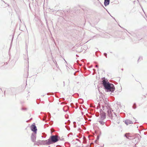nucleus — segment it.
<instances>
[{"label": "nucleus", "mask_w": 147, "mask_h": 147, "mask_svg": "<svg viewBox=\"0 0 147 147\" xmlns=\"http://www.w3.org/2000/svg\"><path fill=\"white\" fill-rule=\"evenodd\" d=\"M140 59V60H142V57H139V58L138 59V61H137L138 62H139V60Z\"/></svg>", "instance_id": "nucleus-21"}, {"label": "nucleus", "mask_w": 147, "mask_h": 147, "mask_svg": "<svg viewBox=\"0 0 147 147\" xmlns=\"http://www.w3.org/2000/svg\"><path fill=\"white\" fill-rule=\"evenodd\" d=\"M104 56L106 57V58H107V54L106 53H104L103 54Z\"/></svg>", "instance_id": "nucleus-22"}, {"label": "nucleus", "mask_w": 147, "mask_h": 147, "mask_svg": "<svg viewBox=\"0 0 147 147\" xmlns=\"http://www.w3.org/2000/svg\"><path fill=\"white\" fill-rule=\"evenodd\" d=\"M103 120H99L98 122H99L100 124L102 125H104L105 122L103 121Z\"/></svg>", "instance_id": "nucleus-12"}, {"label": "nucleus", "mask_w": 147, "mask_h": 147, "mask_svg": "<svg viewBox=\"0 0 147 147\" xmlns=\"http://www.w3.org/2000/svg\"><path fill=\"white\" fill-rule=\"evenodd\" d=\"M102 82L103 88L106 92H113L115 90V88L113 84L107 81L105 77L102 78Z\"/></svg>", "instance_id": "nucleus-1"}, {"label": "nucleus", "mask_w": 147, "mask_h": 147, "mask_svg": "<svg viewBox=\"0 0 147 147\" xmlns=\"http://www.w3.org/2000/svg\"><path fill=\"white\" fill-rule=\"evenodd\" d=\"M76 57H79L78 55H77V54H76Z\"/></svg>", "instance_id": "nucleus-38"}, {"label": "nucleus", "mask_w": 147, "mask_h": 147, "mask_svg": "<svg viewBox=\"0 0 147 147\" xmlns=\"http://www.w3.org/2000/svg\"><path fill=\"white\" fill-rule=\"evenodd\" d=\"M64 60L66 62V61H65V59H64Z\"/></svg>", "instance_id": "nucleus-46"}, {"label": "nucleus", "mask_w": 147, "mask_h": 147, "mask_svg": "<svg viewBox=\"0 0 147 147\" xmlns=\"http://www.w3.org/2000/svg\"><path fill=\"white\" fill-rule=\"evenodd\" d=\"M106 10L108 12V13L111 16V15L110 14V13H109L108 11H107V10L106 9Z\"/></svg>", "instance_id": "nucleus-36"}, {"label": "nucleus", "mask_w": 147, "mask_h": 147, "mask_svg": "<svg viewBox=\"0 0 147 147\" xmlns=\"http://www.w3.org/2000/svg\"><path fill=\"white\" fill-rule=\"evenodd\" d=\"M102 112H104L103 111L102 109H100V114H101V113H102Z\"/></svg>", "instance_id": "nucleus-23"}, {"label": "nucleus", "mask_w": 147, "mask_h": 147, "mask_svg": "<svg viewBox=\"0 0 147 147\" xmlns=\"http://www.w3.org/2000/svg\"><path fill=\"white\" fill-rule=\"evenodd\" d=\"M34 145H47V144L46 140H39L38 142H34Z\"/></svg>", "instance_id": "nucleus-4"}, {"label": "nucleus", "mask_w": 147, "mask_h": 147, "mask_svg": "<svg viewBox=\"0 0 147 147\" xmlns=\"http://www.w3.org/2000/svg\"><path fill=\"white\" fill-rule=\"evenodd\" d=\"M7 63H6V65H7Z\"/></svg>", "instance_id": "nucleus-43"}, {"label": "nucleus", "mask_w": 147, "mask_h": 147, "mask_svg": "<svg viewBox=\"0 0 147 147\" xmlns=\"http://www.w3.org/2000/svg\"><path fill=\"white\" fill-rule=\"evenodd\" d=\"M139 136H140V135L138 134H136L132 136L129 135L128 139L129 140L136 139H138V141L137 142H138V141L140 139V138H141L140 136V137Z\"/></svg>", "instance_id": "nucleus-3"}, {"label": "nucleus", "mask_w": 147, "mask_h": 147, "mask_svg": "<svg viewBox=\"0 0 147 147\" xmlns=\"http://www.w3.org/2000/svg\"><path fill=\"white\" fill-rule=\"evenodd\" d=\"M26 109V108H24L23 107H22V110H25Z\"/></svg>", "instance_id": "nucleus-25"}, {"label": "nucleus", "mask_w": 147, "mask_h": 147, "mask_svg": "<svg viewBox=\"0 0 147 147\" xmlns=\"http://www.w3.org/2000/svg\"><path fill=\"white\" fill-rule=\"evenodd\" d=\"M64 140V139L63 138H62L60 139V140L62 141V140Z\"/></svg>", "instance_id": "nucleus-31"}, {"label": "nucleus", "mask_w": 147, "mask_h": 147, "mask_svg": "<svg viewBox=\"0 0 147 147\" xmlns=\"http://www.w3.org/2000/svg\"><path fill=\"white\" fill-rule=\"evenodd\" d=\"M102 109L104 110V108L105 107L104 106H102Z\"/></svg>", "instance_id": "nucleus-32"}, {"label": "nucleus", "mask_w": 147, "mask_h": 147, "mask_svg": "<svg viewBox=\"0 0 147 147\" xmlns=\"http://www.w3.org/2000/svg\"><path fill=\"white\" fill-rule=\"evenodd\" d=\"M55 62H56L55 64H56V66L57 67V68H58V67H59V66H58V65H57V64L56 61H55Z\"/></svg>", "instance_id": "nucleus-27"}, {"label": "nucleus", "mask_w": 147, "mask_h": 147, "mask_svg": "<svg viewBox=\"0 0 147 147\" xmlns=\"http://www.w3.org/2000/svg\"><path fill=\"white\" fill-rule=\"evenodd\" d=\"M31 130L33 132V133H37V129L36 125L35 123H33L30 126Z\"/></svg>", "instance_id": "nucleus-5"}, {"label": "nucleus", "mask_w": 147, "mask_h": 147, "mask_svg": "<svg viewBox=\"0 0 147 147\" xmlns=\"http://www.w3.org/2000/svg\"><path fill=\"white\" fill-rule=\"evenodd\" d=\"M0 89L1 90V88H0Z\"/></svg>", "instance_id": "nucleus-44"}, {"label": "nucleus", "mask_w": 147, "mask_h": 147, "mask_svg": "<svg viewBox=\"0 0 147 147\" xmlns=\"http://www.w3.org/2000/svg\"><path fill=\"white\" fill-rule=\"evenodd\" d=\"M59 137L56 135L51 136L48 139L46 140L47 145H49L57 142L59 140Z\"/></svg>", "instance_id": "nucleus-2"}, {"label": "nucleus", "mask_w": 147, "mask_h": 147, "mask_svg": "<svg viewBox=\"0 0 147 147\" xmlns=\"http://www.w3.org/2000/svg\"><path fill=\"white\" fill-rule=\"evenodd\" d=\"M45 21L46 22L47 27V28L49 29V25H48V23L47 19L45 17Z\"/></svg>", "instance_id": "nucleus-14"}, {"label": "nucleus", "mask_w": 147, "mask_h": 147, "mask_svg": "<svg viewBox=\"0 0 147 147\" xmlns=\"http://www.w3.org/2000/svg\"><path fill=\"white\" fill-rule=\"evenodd\" d=\"M77 32V30L75 29H73L68 31L67 32L69 33L70 36L74 37L75 36Z\"/></svg>", "instance_id": "nucleus-6"}, {"label": "nucleus", "mask_w": 147, "mask_h": 147, "mask_svg": "<svg viewBox=\"0 0 147 147\" xmlns=\"http://www.w3.org/2000/svg\"><path fill=\"white\" fill-rule=\"evenodd\" d=\"M8 90L9 91H10V90H11V91L12 90H13V91H14L15 90V88H12V89H8Z\"/></svg>", "instance_id": "nucleus-26"}, {"label": "nucleus", "mask_w": 147, "mask_h": 147, "mask_svg": "<svg viewBox=\"0 0 147 147\" xmlns=\"http://www.w3.org/2000/svg\"><path fill=\"white\" fill-rule=\"evenodd\" d=\"M98 1V3H100V4H101V3L100 2V1H99V0H97Z\"/></svg>", "instance_id": "nucleus-34"}, {"label": "nucleus", "mask_w": 147, "mask_h": 147, "mask_svg": "<svg viewBox=\"0 0 147 147\" xmlns=\"http://www.w3.org/2000/svg\"><path fill=\"white\" fill-rule=\"evenodd\" d=\"M133 39L135 40H136V39L138 40H141V38H138H138H136V37H134V38H133Z\"/></svg>", "instance_id": "nucleus-16"}, {"label": "nucleus", "mask_w": 147, "mask_h": 147, "mask_svg": "<svg viewBox=\"0 0 147 147\" xmlns=\"http://www.w3.org/2000/svg\"><path fill=\"white\" fill-rule=\"evenodd\" d=\"M132 108L134 109H135L137 108V106L136 103H134L133 105Z\"/></svg>", "instance_id": "nucleus-13"}, {"label": "nucleus", "mask_w": 147, "mask_h": 147, "mask_svg": "<svg viewBox=\"0 0 147 147\" xmlns=\"http://www.w3.org/2000/svg\"><path fill=\"white\" fill-rule=\"evenodd\" d=\"M119 26H120L121 28H123V27H121L119 25Z\"/></svg>", "instance_id": "nucleus-42"}, {"label": "nucleus", "mask_w": 147, "mask_h": 147, "mask_svg": "<svg viewBox=\"0 0 147 147\" xmlns=\"http://www.w3.org/2000/svg\"><path fill=\"white\" fill-rule=\"evenodd\" d=\"M37 133H32L31 135V140L32 142H35L36 139V134Z\"/></svg>", "instance_id": "nucleus-8"}, {"label": "nucleus", "mask_w": 147, "mask_h": 147, "mask_svg": "<svg viewBox=\"0 0 147 147\" xmlns=\"http://www.w3.org/2000/svg\"><path fill=\"white\" fill-rule=\"evenodd\" d=\"M100 136H98L97 135L96 138V140L98 141L99 139Z\"/></svg>", "instance_id": "nucleus-20"}, {"label": "nucleus", "mask_w": 147, "mask_h": 147, "mask_svg": "<svg viewBox=\"0 0 147 147\" xmlns=\"http://www.w3.org/2000/svg\"><path fill=\"white\" fill-rule=\"evenodd\" d=\"M1 63V66H2L3 65L5 64V63Z\"/></svg>", "instance_id": "nucleus-28"}, {"label": "nucleus", "mask_w": 147, "mask_h": 147, "mask_svg": "<svg viewBox=\"0 0 147 147\" xmlns=\"http://www.w3.org/2000/svg\"><path fill=\"white\" fill-rule=\"evenodd\" d=\"M13 37H14V36H12V39H11V44H12V42H13Z\"/></svg>", "instance_id": "nucleus-24"}, {"label": "nucleus", "mask_w": 147, "mask_h": 147, "mask_svg": "<svg viewBox=\"0 0 147 147\" xmlns=\"http://www.w3.org/2000/svg\"><path fill=\"white\" fill-rule=\"evenodd\" d=\"M113 111V110L111 108L108 109L107 111L108 116L109 117H110L111 119H113V113L112 112Z\"/></svg>", "instance_id": "nucleus-7"}, {"label": "nucleus", "mask_w": 147, "mask_h": 147, "mask_svg": "<svg viewBox=\"0 0 147 147\" xmlns=\"http://www.w3.org/2000/svg\"><path fill=\"white\" fill-rule=\"evenodd\" d=\"M95 67L98 68V65H96L95 66Z\"/></svg>", "instance_id": "nucleus-30"}, {"label": "nucleus", "mask_w": 147, "mask_h": 147, "mask_svg": "<svg viewBox=\"0 0 147 147\" xmlns=\"http://www.w3.org/2000/svg\"><path fill=\"white\" fill-rule=\"evenodd\" d=\"M79 141L80 142V140H79Z\"/></svg>", "instance_id": "nucleus-48"}, {"label": "nucleus", "mask_w": 147, "mask_h": 147, "mask_svg": "<svg viewBox=\"0 0 147 147\" xmlns=\"http://www.w3.org/2000/svg\"><path fill=\"white\" fill-rule=\"evenodd\" d=\"M100 120H104L106 118V113L105 112H102L100 114Z\"/></svg>", "instance_id": "nucleus-9"}, {"label": "nucleus", "mask_w": 147, "mask_h": 147, "mask_svg": "<svg viewBox=\"0 0 147 147\" xmlns=\"http://www.w3.org/2000/svg\"><path fill=\"white\" fill-rule=\"evenodd\" d=\"M114 115H115L116 116H117L116 113H114Z\"/></svg>", "instance_id": "nucleus-37"}, {"label": "nucleus", "mask_w": 147, "mask_h": 147, "mask_svg": "<svg viewBox=\"0 0 147 147\" xmlns=\"http://www.w3.org/2000/svg\"><path fill=\"white\" fill-rule=\"evenodd\" d=\"M5 91L4 92V93L5 94Z\"/></svg>", "instance_id": "nucleus-41"}, {"label": "nucleus", "mask_w": 147, "mask_h": 147, "mask_svg": "<svg viewBox=\"0 0 147 147\" xmlns=\"http://www.w3.org/2000/svg\"><path fill=\"white\" fill-rule=\"evenodd\" d=\"M132 40L133 41L132 39Z\"/></svg>", "instance_id": "nucleus-47"}, {"label": "nucleus", "mask_w": 147, "mask_h": 147, "mask_svg": "<svg viewBox=\"0 0 147 147\" xmlns=\"http://www.w3.org/2000/svg\"><path fill=\"white\" fill-rule=\"evenodd\" d=\"M129 133H126L124 134V136L125 137L127 138L128 139L129 135H127Z\"/></svg>", "instance_id": "nucleus-17"}, {"label": "nucleus", "mask_w": 147, "mask_h": 147, "mask_svg": "<svg viewBox=\"0 0 147 147\" xmlns=\"http://www.w3.org/2000/svg\"><path fill=\"white\" fill-rule=\"evenodd\" d=\"M65 127H66V128H67V130H69V129H68V128H67V127H66V126H65Z\"/></svg>", "instance_id": "nucleus-35"}, {"label": "nucleus", "mask_w": 147, "mask_h": 147, "mask_svg": "<svg viewBox=\"0 0 147 147\" xmlns=\"http://www.w3.org/2000/svg\"><path fill=\"white\" fill-rule=\"evenodd\" d=\"M48 147H50V146H48Z\"/></svg>", "instance_id": "nucleus-49"}, {"label": "nucleus", "mask_w": 147, "mask_h": 147, "mask_svg": "<svg viewBox=\"0 0 147 147\" xmlns=\"http://www.w3.org/2000/svg\"><path fill=\"white\" fill-rule=\"evenodd\" d=\"M110 2V0H104V5L105 6L109 5Z\"/></svg>", "instance_id": "nucleus-11"}, {"label": "nucleus", "mask_w": 147, "mask_h": 147, "mask_svg": "<svg viewBox=\"0 0 147 147\" xmlns=\"http://www.w3.org/2000/svg\"><path fill=\"white\" fill-rule=\"evenodd\" d=\"M125 123L127 125L129 124H133V123L132 121L129 119H126L124 121Z\"/></svg>", "instance_id": "nucleus-10"}, {"label": "nucleus", "mask_w": 147, "mask_h": 147, "mask_svg": "<svg viewBox=\"0 0 147 147\" xmlns=\"http://www.w3.org/2000/svg\"><path fill=\"white\" fill-rule=\"evenodd\" d=\"M121 70L122 71H123V68H122V69H121Z\"/></svg>", "instance_id": "nucleus-39"}, {"label": "nucleus", "mask_w": 147, "mask_h": 147, "mask_svg": "<svg viewBox=\"0 0 147 147\" xmlns=\"http://www.w3.org/2000/svg\"><path fill=\"white\" fill-rule=\"evenodd\" d=\"M70 121L69 120H68L67 122H65V123L66 124H69L70 123Z\"/></svg>", "instance_id": "nucleus-19"}, {"label": "nucleus", "mask_w": 147, "mask_h": 147, "mask_svg": "<svg viewBox=\"0 0 147 147\" xmlns=\"http://www.w3.org/2000/svg\"><path fill=\"white\" fill-rule=\"evenodd\" d=\"M2 1H3L5 4H7V6H3V7H9V5L8 4H7V3L5 2L4 1H3L2 0Z\"/></svg>", "instance_id": "nucleus-18"}, {"label": "nucleus", "mask_w": 147, "mask_h": 147, "mask_svg": "<svg viewBox=\"0 0 147 147\" xmlns=\"http://www.w3.org/2000/svg\"><path fill=\"white\" fill-rule=\"evenodd\" d=\"M142 10H143V11H144V10L143 9H142Z\"/></svg>", "instance_id": "nucleus-45"}, {"label": "nucleus", "mask_w": 147, "mask_h": 147, "mask_svg": "<svg viewBox=\"0 0 147 147\" xmlns=\"http://www.w3.org/2000/svg\"><path fill=\"white\" fill-rule=\"evenodd\" d=\"M97 135L100 136L101 134V132L100 131H98L97 133Z\"/></svg>", "instance_id": "nucleus-15"}, {"label": "nucleus", "mask_w": 147, "mask_h": 147, "mask_svg": "<svg viewBox=\"0 0 147 147\" xmlns=\"http://www.w3.org/2000/svg\"><path fill=\"white\" fill-rule=\"evenodd\" d=\"M98 141L96 140H95L94 141V142L96 144H97V142Z\"/></svg>", "instance_id": "nucleus-29"}, {"label": "nucleus", "mask_w": 147, "mask_h": 147, "mask_svg": "<svg viewBox=\"0 0 147 147\" xmlns=\"http://www.w3.org/2000/svg\"><path fill=\"white\" fill-rule=\"evenodd\" d=\"M111 16V17H112V18L113 19H115V20H116L114 17H113L112 16Z\"/></svg>", "instance_id": "nucleus-33"}, {"label": "nucleus", "mask_w": 147, "mask_h": 147, "mask_svg": "<svg viewBox=\"0 0 147 147\" xmlns=\"http://www.w3.org/2000/svg\"><path fill=\"white\" fill-rule=\"evenodd\" d=\"M63 82L64 83V85H65V84H64L65 82Z\"/></svg>", "instance_id": "nucleus-40"}]
</instances>
